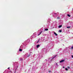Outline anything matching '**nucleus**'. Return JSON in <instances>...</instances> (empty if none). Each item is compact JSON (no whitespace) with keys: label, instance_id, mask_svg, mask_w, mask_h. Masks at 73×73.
Listing matches in <instances>:
<instances>
[{"label":"nucleus","instance_id":"nucleus-19","mask_svg":"<svg viewBox=\"0 0 73 73\" xmlns=\"http://www.w3.org/2000/svg\"><path fill=\"white\" fill-rule=\"evenodd\" d=\"M70 28V26H69V27H67V28Z\"/></svg>","mask_w":73,"mask_h":73},{"label":"nucleus","instance_id":"nucleus-2","mask_svg":"<svg viewBox=\"0 0 73 73\" xmlns=\"http://www.w3.org/2000/svg\"><path fill=\"white\" fill-rule=\"evenodd\" d=\"M13 65V70L15 71V73H16V71L19 66V64L17 62H15L14 63Z\"/></svg>","mask_w":73,"mask_h":73},{"label":"nucleus","instance_id":"nucleus-8","mask_svg":"<svg viewBox=\"0 0 73 73\" xmlns=\"http://www.w3.org/2000/svg\"><path fill=\"white\" fill-rule=\"evenodd\" d=\"M57 13H55L53 15L54 17H57Z\"/></svg>","mask_w":73,"mask_h":73},{"label":"nucleus","instance_id":"nucleus-32","mask_svg":"<svg viewBox=\"0 0 73 73\" xmlns=\"http://www.w3.org/2000/svg\"><path fill=\"white\" fill-rule=\"evenodd\" d=\"M44 50H45V49H44Z\"/></svg>","mask_w":73,"mask_h":73},{"label":"nucleus","instance_id":"nucleus-4","mask_svg":"<svg viewBox=\"0 0 73 73\" xmlns=\"http://www.w3.org/2000/svg\"><path fill=\"white\" fill-rule=\"evenodd\" d=\"M48 61V60L46 59H45L44 61V63L43 64V66H44L45 67V66H46V62Z\"/></svg>","mask_w":73,"mask_h":73},{"label":"nucleus","instance_id":"nucleus-13","mask_svg":"<svg viewBox=\"0 0 73 73\" xmlns=\"http://www.w3.org/2000/svg\"><path fill=\"white\" fill-rule=\"evenodd\" d=\"M40 39H38V41H36V43H38V42H40Z\"/></svg>","mask_w":73,"mask_h":73},{"label":"nucleus","instance_id":"nucleus-1","mask_svg":"<svg viewBox=\"0 0 73 73\" xmlns=\"http://www.w3.org/2000/svg\"><path fill=\"white\" fill-rule=\"evenodd\" d=\"M30 42V40L29 39H28L26 40L24 43L23 44L21 45L19 48V51L20 52H21L23 50V49H25L24 48V46H26V45H27L28 43H29Z\"/></svg>","mask_w":73,"mask_h":73},{"label":"nucleus","instance_id":"nucleus-11","mask_svg":"<svg viewBox=\"0 0 73 73\" xmlns=\"http://www.w3.org/2000/svg\"><path fill=\"white\" fill-rule=\"evenodd\" d=\"M40 45L39 44H38L36 45V48H38L39 47H40Z\"/></svg>","mask_w":73,"mask_h":73},{"label":"nucleus","instance_id":"nucleus-29","mask_svg":"<svg viewBox=\"0 0 73 73\" xmlns=\"http://www.w3.org/2000/svg\"><path fill=\"white\" fill-rule=\"evenodd\" d=\"M68 68H69V67H68Z\"/></svg>","mask_w":73,"mask_h":73},{"label":"nucleus","instance_id":"nucleus-18","mask_svg":"<svg viewBox=\"0 0 73 73\" xmlns=\"http://www.w3.org/2000/svg\"><path fill=\"white\" fill-rule=\"evenodd\" d=\"M68 16V17H70V15L69 14H68L67 15Z\"/></svg>","mask_w":73,"mask_h":73},{"label":"nucleus","instance_id":"nucleus-5","mask_svg":"<svg viewBox=\"0 0 73 73\" xmlns=\"http://www.w3.org/2000/svg\"><path fill=\"white\" fill-rule=\"evenodd\" d=\"M30 55H31V54H30L29 55L28 54H26L24 55V56L25 57V58H27V57H29V56H30Z\"/></svg>","mask_w":73,"mask_h":73},{"label":"nucleus","instance_id":"nucleus-20","mask_svg":"<svg viewBox=\"0 0 73 73\" xmlns=\"http://www.w3.org/2000/svg\"><path fill=\"white\" fill-rule=\"evenodd\" d=\"M20 60L22 61V60H23V58H20Z\"/></svg>","mask_w":73,"mask_h":73},{"label":"nucleus","instance_id":"nucleus-16","mask_svg":"<svg viewBox=\"0 0 73 73\" xmlns=\"http://www.w3.org/2000/svg\"><path fill=\"white\" fill-rule=\"evenodd\" d=\"M45 31H48V29H45Z\"/></svg>","mask_w":73,"mask_h":73},{"label":"nucleus","instance_id":"nucleus-25","mask_svg":"<svg viewBox=\"0 0 73 73\" xmlns=\"http://www.w3.org/2000/svg\"><path fill=\"white\" fill-rule=\"evenodd\" d=\"M71 57L72 58H73V55H72L71 56Z\"/></svg>","mask_w":73,"mask_h":73},{"label":"nucleus","instance_id":"nucleus-7","mask_svg":"<svg viewBox=\"0 0 73 73\" xmlns=\"http://www.w3.org/2000/svg\"><path fill=\"white\" fill-rule=\"evenodd\" d=\"M36 55H37V58H38L40 59L41 58V54H40L38 55H37V54H36Z\"/></svg>","mask_w":73,"mask_h":73},{"label":"nucleus","instance_id":"nucleus-6","mask_svg":"<svg viewBox=\"0 0 73 73\" xmlns=\"http://www.w3.org/2000/svg\"><path fill=\"white\" fill-rule=\"evenodd\" d=\"M36 33H35L33 34V35H32V37L33 38H36Z\"/></svg>","mask_w":73,"mask_h":73},{"label":"nucleus","instance_id":"nucleus-27","mask_svg":"<svg viewBox=\"0 0 73 73\" xmlns=\"http://www.w3.org/2000/svg\"><path fill=\"white\" fill-rule=\"evenodd\" d=\"M63 68H65V67L63 66Z\"/></svg>","mask_w":73,"mask_h":73},{"label":"nucleus","instance_id":"nucleus-12","mask_svg":"<svg viewBox=\"0 0 73 73\" xmlns=\"http://www.w3.org/2000/svg\"><path fill=\"white\" fill-rule=\"evenodd\" d=\"M42 32V31H41V32L39 33V34H38V36H39V35H40L41 34Z\"/></svg>","mask_w":73,"mask_h":73},{"label":"nucleus","instance_id":"nucleus-14","mask_svg":"<svg viewBox=\"0 0 73 73\" xmlns=\"http://www.w3.org/2000/svg\"><path fill=\"white\" fill-rule=\"evenodd\" d=\"M62 25H60L58 27V28H61V27H62Z\"/></svg>","mask_w":73,"mask_h":73},{"label":"nucleus","instance_id":"nucleus-28","mask_svg":"<svg viewBox=\"0 0 73 73\" xmlns=\"http://www.w3.org/2000/svg\"><path fill=\"white\" fill-rule=\"evenodd\" d=\"M72 11H73V9H72Z\"/></svg>","mask_w":73,"mask_h":73},{"label":"nucleus","instance_id":"nucleus-26","mask_svg":"<svg viewBox=\"0 0 73 73\" xmlns=\"http://www.w3.org/2000/svg\"><path fill=\"white\" fill-rule=\"evenodd\" d=\"M10 68L9 67L8 68H7L8 69H9V68Z\"/></svg>","mask_w":73,"mask_h":73},{"label":"nucleus","instance_id":"nucleus-9","mask_svg":"<svg viewBox=\"0 0 73 73\" xmlns=\"http://www.w3.org/2000/svg\"><path fill=\"white\" fill-rule=\"evenodd\" d=\"M64 61H65V59H63L60 61L59 62H60V63H61V62H64Z\"/></svg>","mask_w":73,"mask_h":73},{"label":"nucleus","instance_id":"nucleus-31","mask_svg":"<svg viewBox=\"0 0 73 73\" xmlns=\"http://www.w3.org/2000/svg\"><path fill=\"white\" fill-rule=\"evenodd\" d=\"M72 19H73V17H72Z\"/></svg>","mask_w":73,"mask_h":73},{"label":"nucleus","instance_id":"nucleus-22","mask_svg":"<svg viewBox=\"0 0 73 73\" xmlns=\"http://www.w3.org/2000/svg\"><path fill=\"white\" fill-rule=\"evenodd\" d=\"M65 70H68V68H65Z\"/></svg>","mask_w":73,"mask_h":73},{"label":"nucleus","instance_id":"nucleus-17","mask_svg":"<svg viewBox=\"0 0 73 73\" xmlns=\"http://www.w3.org/2000/svg\"><path fill=\"white\" fill-rule=\"evenodd\" d=\"M56 67H58V65L57 64V63H56Z\"/></svg>","mask_w":73,"mask_h":73},{"label":"nucleus","instance_id":"nucleus-3","mask_svg":"<svg viewBox=\"0 0 73 73\" xmlns=\"http://www.w3.org/2000/svg\"><path fill=\"white\" fill-rule=\"evenodd\" d=\"M55 56H56L53 58H50L49 59L48 61L50 63H51V62H52V61H53L54 60V58Z\"/></svg>","mask_w":73,"mask_h":73},{"label":"nucleus","instance_id":"nucleus-10","mask_svg":"<svg viewBox=\"0 0 73 73\" xmlns=\"http://www.w3.org/2000/svg\"><path fill=\"white\" fill-rule=\"evenodd\" d=\"M32 51V49H31L29 50V51L30 53H32V52H31V51Z\"/></svg>","mask_w":73,"mask_h":73},{"label":"nucleus","instance_id":"nucleus-21","mask_svg":"<svg viewBox=\"0 0 73 73\" xmlns=\"http://www.w3.org/2000/svg\"><path fill=\"white\" fill-rule=\"evenodd\" d=\"M44 36H46V34H44Z\"/></svg>","mask_w":73,"mask_h":73},{"label":"nucleus","instance_id":"nucleus-15","mask_svg":"<svg viewBox=\"0 0 73 73\" xmlns=\"http://www.w3.org/2000/svg\"><path fill=\"white\" fill-rule=\"evenodd\" d=\"M54 35H55V36H57V34L56 33L54 32Z\"/></svg>","mask_w":73,"mask_h":73},{"label":"nucleus","instance_id":"nucleus-23","mask_svg":"<svg viewBox=\"0 0 73 73\" xmlns=\"http://www.w3.org/2000/svg\"><path fill=\"white\" fill-rule=\"evenodd\" d=\"M62 31L61 30H60L59 31V32H61Z\"/></svg>","mask_w":73,"mask_h":73},{"label":"nucleus","instance_id":"nucleus-24","mask_svg":"<svg viewBox=\"0 0 73 73\" xmlns=\"http://www.w3.org/2000/svg\"><path fill=\"white\" fill-rule=\"evenodd\" d=\"M57 19H60V17H58L57 18Z\"/></svg>","mask_w":73,"mask_h":73},{"label":"nucleus","instance_id":"nucleus-30","mask_svg":"<svg viewBox=\"0 0 73 73\" xmlns=\"http://www.w3.org/2000/svg\"><path fill=\"white\" fill-rule=\"evenodd\" d=\"M49 72H50V71H49Z\"/></svg>","mask_w":73,"mask_h":73}]
</instances>
